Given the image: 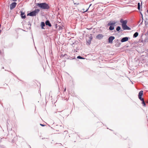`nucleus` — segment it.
I'll use <instances>...</instances> for the list:
<instances>
[{
	"label": "nucleus",
	"instance_id": "f257e3e1",
	"mask_svg": "<svg viewBox=\"0 0 148 148\" xmlns=\"http://www.w3.org/2000/svg\"><path fill=\"white\" fill-rule=\"evenodd\" d=\"M37 5L40 8L44 9H48L50 8L48 4L45 3H38Z\"/></svg>",
	"mask_w": 148,
	"mask_h": 148
},
{
	"label": "nucleus",
	"instance_id": "f03ea898",
	"mask_svg": "<svg viewBox=\"0 0 148 148\" xmlns=\"http://www.w3.org/2000/svg\"><path fill=\"white\" fill-rule=\"evenodd\" d=\"M116 23V22L114 21H110L108 23L107 25L110 26L109 28L110 30H112L114 29V26Z\"/></svg>",
	"mask_w": 148,
	"mask_h": 148
},
{
	"label": "nucleus",
	"instance_id": "7ed1b4c3",
	"mask_svg": "<svg viewBox=\"0 0 148 148\" xmlns=\"http://www.w3.org/2000/svg\"><path fill=\"white\" fill-rule=\"evenodd\" d=\"M40 11V10L38 9H36L34 11H32L28 13L27 16H35Z\"/></svg>",
	"mask_w": 148,
	"mask_h": 148
},
{
	"label": "nucleus",
	"instance_id": "20e7f679",
	"mask_svg": "<svg viewBox=\"0 0 148 148\" xmlns=\"http://www.w3.org/2000/svg\"><path fill=\"white\" fill-rule=\"evenodd\" d=\"M17 3L15 2H13L10 5V8L11 10H13L16 6Z\"/></svg>",
	"mask_w": 148,
	"mask_h": 148
},
{
	"label": "nucleus",
	"instance_id": "39448f33",
	"mask_svg": "<svg viewBox=\"0 0 148 148\" xmlns=\"http://www.w3.org/2000/svg\"><path fill=\"white\" fill-rule=\"evenodd\" d=\"M115 39V37L113 36H110L108 39V43L112 44L113 42V40Z\"/></svg>",
	"mask_w": 148,
	"mask_h": 148
},
{
	"label": "nucleus",
	"instance_id": "423d86ee",
	"mask_svg": "<svg viewBox=\"0 0 148 148\" xmlns=\"http://www.w3.org/2000/svg\"><path fill=\"white\" fill-rule=\"evenodd\" d=\"M120 22L122 23V26L126 25L127 24V20H123V19H121L120 21Z\"/></svg>",
	"mask_w": 148,
	"mask_h": 148
},
{
	"label": "nucleus",
	"instance_id": "0eeeda50",
	"mask_svg": "<svg viewBox=\"0 0 148 148\" xmlns=\"http://www.w3.org/2000/svg\"><path fill=\"white\" fill-rule=\"evenodd\" d=\"M143 95V91L142 90L140 91L139 92L138 94V98L140 99H143L142 97V96Z\"/></svg>",
	"mask_w": 148,
	"mask_h": 148
},
{
	"label": "nucleus",
	"instance_id": "6e6552de",
	"mask_svg": "<svg viewBox=\"0 0 148 148\" xmlns=\"http://www.w3.org/2000/svg\"><path fill=\"white\" fill-rule=\"evenodd\" d=\"M103 36L102 34H99L97 36L96 38L97 39L100 40L102 39L103 37Z\"/></svg>",
	"mask_w": 148,
	"mask_h": 148
},
{
	"label": "nucleus",
	"instance_id": "1a4fd4ad",
	"mask_svg": "<svg viewBox=\"0 0 148 148\" xmlns=\"http://www.w3.org/2000/svg\"><path fill=\"white\" fill-rule=\"evenodd\" d=\"M122 28L124 30H130L131 29V28L127 26V25H124L122 27Z\"/></svg>",
	"mask_w": 148,
	"mask_h": 148
},
{
	"label": "nucleus",
	"instance_id": "9d476101",
	"mask_svg": "<svg viewBox=\"0 0 148 148\" xmlns=\"http://www.w3.org/2000/svg\"><path fill=\"white\" fill-rule=\"evenodd\" d=\"M129 38L128 37H125L123 38L121 40V42H124L128 40Z\"/></svg>",
	"mask_w": 148,
	"mask_h": 148
},
{
	"label": "nucleus",
	"instance_id": "9b49d317",
	"mask_svg": "<svg viewBox=\"0 0 148 148\" xmlns=\"http://www.w3.org/2000/svg\"><path fill=\"white\" fill-rule=\"evenodd\" d=\"M45 24L46 25H48L49 27L51 26V24L50 23L49 21L47 20L45 22Z\"/></svg>",
	"mask_w": 148,
	"mask_h": 148
},
{
	"label": "nucleus",
	"instance_id": "f8f14e48",
	"mask_svg": "<svg viewBox=\"0 0 148 148\" xmlns=\"http://www.w3.org/2000/svg\"><path fill=\"white\" fill-rule=\"evenodd\" d=\"M21 15L22 18H26V16L25 15V13L23 12H21Z\"/></svg>",
	"mask_w": 148,
	"mask_h": 148
},
{
	"label": "nucleus",
	"instance_id": "ddd939ff",
	"mask_svg": "<svg viewBox=\"0 0 148 148\" xmlns=\"http://www.w3.org/2000/svg\"><path fill=\"white\" fill-rule=\"evenodd\" d=\"M140 100L141 101H142V103L143 104V106H146V104H145V102L144 101L143 98L142 99H140Z\"/></svg>",
	"mask_w": 148,
	"mask_h": 148
},
{
	"label": "nucleus",
	"instance_id": "4468645a",
	"mask_svg": "<svg viewBox=\"0 0 148 148\" xmlns=\"http://www.w3.org/2000/svg\"><path fill=\"white\" fill-rule=\"evenodd\" d=\"M89 38V39L87 40V42L88 43H89V44H90L91 42V40H92V36H91Z\"/></svg>",
	"mask_w": 148,
	"mask_h": 148
},
{
	"label": "nucleus",
	"instance_id": "2eb2a0df",
	"mask_svg": "<svg viewBox=\"0 0 148 148\" xmlns=\"http://www.w3.org/2000/svg\"><path fill=\"white\" fill-rule=\"evenodd\" d=\"M138 33L137 32H136L134 34L133 37L134 38H136L138 36Z\"/></svg>",
	"mask_w": 148,
	"mask_h": 148
},
{
	"label": "nucleus",
	"instance_id": "dca6fc26",
	"mask_svg": "<svg viewBox=\"0 0 148 148\" xmlns=\"http://www.w3.org/2000/svg\"><path fill=\"white\" fill-rule=\"evenodd\" d=\"M45 24L44 22H42L41 23V26L42 27V29H44V28L43 27L45 26Z\"/></svg>",
	"mask_w": 148,
	"mask_h": 148
},
{
	"label": "nucleus",
	"instance_id": "f3484780",
	"mask_svg": "<svg viewBox=\"0 0 148 148\" xmlns=\"http://www.w3.org/2000/svg\"><path fill=\"white\" fill-rule=\"evenodd\" d=\"M138 8L139 10H140V3H138Z\"/></svg>",
	"mask_w": 148,
	"mask_h": 148
},
{
	"label": "nucleus",
	"instance_id": "a211bd4d",
	"mask_svg": "<svg viewBox=\"0 0 148 148\" xmlns=\"http://www.w3.org/2000/svg\"><path fill=\"white\" fill-rule=\"evenodd\" d=\"M121 29V27L120 26H118L116 28L117 31H119Z\"/></svg>",
	"mask_w": 148,
	"mask_h": 148
},
{
	"label": "nucleus",
	"instance_id": "6ab92c4d",
	"mask_svg": "<svg viewBox=\"0 0 148 148\" xmlns=\"http://www.w3.org/2000/svg\"><path fill=\"white\" fill-rule=\"evenodd\" d=\"M77 58H78V59H84V58H82V57H81L80 56H77Z\"/></svg>",
	"mask_w": 148,
	"mask_h": 148
},
{
	"label": "nucleus",
	"instance_id": "aec40b11",
	"mask_svg": "<svg viewBox=\"0 0 148 148\" xmlns=\"http://www.w3.org/2000/svg\"><path fill=\"white\" fill-rule=\"evenodd\" d=\"M40 125L42 126H45V125L42 124H40Z\"/></svg>",
	"mask_w": 148,
	"mask_h": 148
},
{
	"label": "nucleus",
	"instance_id": "412c9836",
	"mask_svg": "<svg viewBox=\"0 0 148 148\" xmlns=\"http://www.w3.org/2000/svg\"><path fill=\"white\" fill-rule=\"evenodd\" d=\"M143 20H142V22H141V23L140 24V25H142V23H143Z\"/></svg>",
	"mask_w": 148,
	"mask_h": 148
},
{
	"label": "nucleus",
	"instance_id": "4be33fe9",
	"mask_svg": "<svg viewBox=\"0 0 148 148\" xmlns=\"http://www.w3.org/2000/svg\"><path fill=\"white\" fill-rule=\"evenodd\" d=\"M66 88H65L64 89V92H65L66 91Z\"/></svg>",
	"mask_w": 148,
	"mask_h": 148
},
{
	"label": "nucleus",
	"instance_id": "5701e85b",
	"mask_svg": "<svg viewBox=\"0 0 148 148\" xmlns=\"http://www.w3.org/2000/svg\"><path fill=\"white\" fill-rule=\"evenodd\" d=\"M88 9H89V8L87 9L84 12H87L88 10Z\"/></svg>",
	"mask_w": 148,
	"mask_h": 148
},
{
	"label": "nucleus",
	"instance_id": "b1692460",
	"mask_svg": "<svg viewBox=\"0 0 148 148\" xmlns=\"http://www.w3.org/2000/svg\"><path fill=\"white\" fill-rule=\"evenodd\" d=\"M141 15L142 16V14H141ZM142 19H143V16H142Z\"/></svg>",
	"mask_w": 148,
	"mask_h": 148
},
{
	"label": "nucleus",
	"instance_id": "393cba45",
	"mask_svg": "<svg viewBox=\"0 0 148 148\" xmlns=\"http://www.w3.org/2000/svg\"><path fill=\"white\" fill-rule=\"evenodd\" d=\"M91 4H90V6H89V7L90 6H91Z\"/></svg>",
	"mask_w": 148,
	"mask_h": 148
},
{
	"label": "nucleus",
	"instance_id": "a878e982",
	"mask_svg": "<svg viewBox=\"0 0 148 148\" xmlns=\"http://www.w3.org/2000/svg\"><path fill=\"white\" fill-rule=\"evenodd\" d=\"M147 13H148V10H147Z\"/></svg>",
	"mask_w": 148,
	"mask_h": 148
},
{
	"label": "nucleus",
	"instance_id": "bb28decb",
	"mask_svg": "<svg viewBox=\"0 0 148 148\" xmlns=\"http://www.w3.org/2000/svg\"><path fill=\"white\" fill-rule=\"evenodd\" d=\"M1 31H0V32Z\"/></svg>",
	"mask_w": 148,
	"mask_h": 148
}]
</instances>
